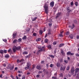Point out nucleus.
I'll return each mask as SVG.
<instances>
[{
	"instance_id": "864d4df0",
	"label": "nucleus",
	"mask_w": 79,
	"mask_h": 79,
	"mask_svg": "<svg viewBox=\"0 0 79 79\" xmlns=\"http://www.w3.org/2000/svg\"><path fill=\"white\" fill-rule=\"evenodd\" d=\"M33 66V69H34L35 68V65L34 64H33L32 65Z\"/></svg>"
},
{
	"instance_id": "09e8293b",
	"label": "nucleus",
	"mask_w": 79,
	"mask_h": 79,
	"mask_svg": "<svg viewBox=\"0 0 79 79\" xmlns=\"http://www.w3.org/2000/svg\"><path fill=\"white\" fill-rule=\"evenodd\" d=\"M71 5H73V1H72L71 2Z\"/></svg>"
},
{
	"instance_id": "f8f14e48",
	"label": "nucleus",
	"mask_w": 79,
	"mask_h": 79,
	"mask_svg": "<svg viewBox=\"0 0 79 79\" xmlns=\"http://www.w3.org/2000/svg\"><path fill=\"white\" fill-rule=\"evenodd\" d=\"M75 72H76L77 73H78V72H79V69L78 68H76Z\"/></svg>"
},
{
	"instance_id": "f704fd0d",
	"label": "nucleus",
	"mask_w": 79,
	"mask_h": 79,
	"mask_svg": "<svg viewBox=\"0 0 79 79\" xmlns=\"http://www.w3.org/2000/svg\"><path fill=\"white\" fill-rule=\"evenodd\" d=\"M64 63H66V64H68V60H64Z\"/></svg>"
},
{
	"instance_id": "393cba45",
	"label": "nucleus",
	"mask_w": 79,
	"mask_h": 79,
	"mask_svg": "<svg viewBox=\"0 0 79 79\" xmlns=\"http://www.w3.org/2000/svg\"><path fill=\"white\" fill-rule=\"evenodd\" d=\"M71 27V29H73V28L74 27V25L73 24L72 27L71 26H69V27Z\"/></svg>"
},
{
	"instance_id": "ddd939ff",
	"label": "nucleus",
	"mask_w": 79,
	"mask_h": 79,
	"mask_svg": "<svg viewBox=\"0 0 79 79\" xmlns=\"http://www.w3.org/2000/svg\"><path fill=\"white\" fill-rule=\"evenodd\" d=\"M69 37L71 39H73V38L74 37V35L73 34H71L69 35Z\"/></svg>"
},
{
	"instance_id": "338daca9",
	"label": "nucleus",
	"mask_w": 79,
	"mask_h": 79,
	"mask_svg": "<svg viewBox=\"0 0 79 79\" xmlns=\"http://www.w3.org/2000/svg\"><path fill=\"white\" fill-rule=\"evenodd\" d=\"M29 56H30L29 55L27 56H26V58H28V57H29Z\"/></svg>"
},
{
	"instance_id": "2eb2a0df",
	"label": "nucleus",
	"mask_w": 79,
	"mask_h": 79,
	"mask_svg": "<svg viewBox=\"0 0 79 79\" xmlns=\"http://www.w3.org/2000/svg\"><path fill=\"white\" fill-rule=\"evenodd\" d=\"M12 50H13V52H14V53L16 52V49L15 47V48H13L12 49Z\"/></svg>"
},
{
	"instance_id": "412c9836",
	"label": "nucleus",
	"mask_w": 79,
	"mask_h": 79,
	"mask_svg": "<svg viewBox=\"0 0 79 79\" xmlns=\"http://www.w3.org/2000/svg\"><path fill=\"white\" fill-rule=\"evenodd\" d=\"M41 40V39L40 38H38L36 39V42H38V41H40Z\"/></svg>"
},
{
	"instance_id": "4be33fe9",
	"label": "nucleus",
	"mask_w": 79,
	"mask_h": 79,
	"mask_svg": "<svg viewBox=\"0 0 79 79\" xmlns=\"http://www.w3.org/2000/svg\"><path fill=\"white\" fill-rule=\"evenodd\" d=\"M26 38H27L26 36L24 35V37H23V40H26Z\"/></svg>"
},
{
	"instance_id": "37998d69",
	"label": "nucleus",
	"mask_w": 79,
	"mask_h": 79,
	"mask_svg": "<svg viewBox=\"0 0 79 79\" xmlns=\"http://www.w3.org/2000/svg\"><path fill=\"white\" fill-rule=\"evenodd\" d=\"M69 31L66 33V35H69Z\"/></svg>"
},
{
	"instance_id": "bf43d9fd",
	"label": "nucleus",
	"mask_w": 79,
	"mask_h": 79,
	"mask_svg": "<svg viewBox=\"0 0 79 79\" xmlns=\"http://www.w3.org/2000/svg\"><path fill=\"white\" fill-rule=\"evenodd\" d=\"M30 73L29 72H27V75H29V74H30Z\"/></svg>"
},
{
	"instance_id": "9d476101",
	"label": "nucleus",
	"mask_w": 79,
	"mask_h": 79,
	"mask_svg": "<svg viewBox=\"0 0 79 79\" xmlns=\"http://www.w3.org/2000/svg\"><path fill=\"white\" fill-rule=\"evenodd\" d=\"M60 52H61L62 55H64V51L63 50H62V49H61Z\"/></svg>"
},
{
	"instance_id": "a18cd8bd",
	"label": "nucleus",
	"mask_w": 79,
	"mask_h": 79,
	"mask_svg": "<svg viewBox=\"0 0 79 79\" xmlns=\"http://www.w3.org/2000/svg\"><path fill=\"white\" fill-rule=\"evenodd\" d=\"M53 45H56V41H54L53 43Z\"/></svg>"
},
{
	"instance_id": "8fccbe9b",
	"label": "nucleus",
	"mask_w": 79,
	"mask_h": 79,
	"mask_svg": "<svg viewBox=\"0 0 79 79\" xmlns=\"http://www.w3.org/2000/svg\"><path fill=\"white\" fill-rule=\"evenodd\" d=\"M50 67H51V68L53 67V64H51L50 65Z\"/></svg>"
},
{
	"instance_id": "5701e85b",
	"label": "nucleus",
	"mask_w": 79,
	"mask_h": 79,
	"mask_svg": "<svg viewBox=\"0 0 79 79\" xmlns=\"http://www.w3.org/2000/svg\"><path fill=\"white\" fill-rule=\"evenodd\" d=\"M48 42V40L47 39H46L44 40V42L45 43H47Z\"/></svg>"
},
{
	"instance_id": "f03ea898",
	"label": "nucleus",
	"mask_w": 79,
	"mask_h": 79,
	"mask_svg": "<svg viewBox=\"0 0 79 79\" xmlns=\"http://www.w3.org/2000/svg\"><path fill=\"white\" fill-rule=\"evenodd\" d=\"M45 47H43L41 48L37 52V55H39L40 52H42L43 51H45Z\"/></svg>"
},
{
	"instance_id": "dca6fc26",
	"label": "nucleus",
	"mask_w": 79,
	"mask_h": 79,
	"mask_svg": "<svg viewBox=\"0 0 79 79\" xmlns=\"http://www.w3.org/2000/svg\"><path fill=\"white\" fill-rule=\"evenodd\" d=\"M23 55H27V52H23Z\"/></svg>"
},
{
	"instance_id": "3c124183",
	"label": "nucleus",
	"mask_w": 79,
	"mask_h": 79,
	"mask_svg": "<svg viewBox=\"0 0 79 79\" xmlns=\"http://www.w3.org/2000/svg\"><path fill=\"white\" fill-rule=\"evenodd\" d=\"M67 10H69V7L68 6H67Z\"/></svg>"
},
{
	"instance_id": "aec40b11",
	"label": "nucleus",
	"mask_w": 79,
	"mask_h": 79,
	"mask_svg": "<svg viewBox=\"0 0 79 79\" xmlns=\"http://www.w3.org/2000/svg\"><path fill=\"white\" fill-rule=\"evenodd\" d=\"M26 31H27V32H29V31H30V28H26Z\"/></svg>"
},
{
	"instance_id": "a878e982",
	"label": "nucleus",
	"mask_w": 79,
	"mask_h": 79,
	"mask_svg": "<svg viewBox=\"0 0 79 79\" xmlns=\"http://www.w3.org/2000/svg\"><path fill=\"white\" fill-rule=\"evenodd\" d=\"M29 66L27 65L26 67H25V69L27 70L29 69Z\"/></svg>"
},
{
	"instance_id": "c85d7f7f",
	"label": "nucleus",
	"mask_w": 79,
	"mask_h": 79,
	"mask_svg": "<svg viewBox=\"0 0 79 79\" xmlns=\"http://www.w3.org/2000/svg\"><path fill=\"white\" fill-rule=\"evenodd\" d=\"M48 31L49 32L48 33V35H49V34H51V30H48Z\"/></svg>"
},
{
	"instance_id": "0e129e2a",
	"label": "nucleus",
	"mask_w": 79,
	"mask_h": 79,
	"mask_svg": "<svg viewBox=\"0 0 79 79\" xmlns=\"http://www.w3.org/2000/svg\"><path fill=\"white\" fill-rule=\"evenodd\" d=\"M56 50L55 49V50H54V53H56Z\"/></svg>"
},
{
	"instance_id": "c9c22d12",
	"label": "nucleus",
	"mask_w": 79,
	"mask_h": 79,
	"mask_svg": "<svg viewBox=\"0 0 79 79\" xmlns=\"http://www.w3.org/2000/svg\"><path fill=\"white\" fill-rule=\"evenodd\" d=\"M66 68V67L65 66H64L63 68L62 69V70L63 71H64V70Z\"/></svg>"
},
{
	"instance_id": "20e7f679",
	"label": "nucleus",
	"mask_w": 79,
	"mask_h": 79,
	"mask_svg": "<svg viewBox=\"0 0 79 79\" xmlns=\"http://www.w3.org/2000/svg\"><path fill=\"white\" fill-rule=\"evenodd\" d=\"M73 53H71V52L69 51V52H68L67 53V55H74Z\"/></svg>"
},
{
	"instance_id": "ea45409f",
	"label": "nucleus",
	"mask_w": 79,
	"mask_h": 79,
	"mask_svg": "<svg viewBox=\"0 0 79 79\" xmlns=\"http://www.w3.org/2000/svg\"><path fill=\"white\" fill-rule=\"evenodd\" d=\"M7 50H4L3 51V53H6V52H7Z\"/></svg>"
},
{
	"instance_id": "5fc2aeb1",
	"label": "nucleus",
	"mask_w": 79,
	"mask_h": 79,
	"mask_svg": "<svg viewBox=\"0 0 79 79\" xmlns=\"http://www.w3.org/2000/svg\"><path fill=\"white\" fill-rule=\"evenodd\" d=\"M77 39H79V36L78 35H77Z\"/></svg>"
},
{
	"instance_id": "cd10ccee",
	"label": "nucleus",
	"mask_w": 79,
	"mask_h": 79,
	"mask_svg": "<svg viewBox=\"0 0 79 79\" xmlns=\"http://www.w3.org/2000/svg\"><path fill=\"white\" fill-rule=\"evenodd\" d=\"M37 18L36 17H35L34 18L32 19V21H35V20H36V19H37Z\"/></svg>"
},
{
	"instance_id": "603ef678",
	"label": "nucleus",
	"mask_w": 79,
	"mask_h": 79,
	"mask_svg": "<svg viewBox=\"0 0 79 79\" xmlns=\"http://www.w3.org/2000/svg\"><path fill=\"white\" fill-rule=\"evenodd\" d=\"M2 76H3V74H1L0 75V77L1 78H2Z\"/></svg>"
},
{
	"instance_id": "e2e57ef3",
	"label": "nucleus",
	"mask_w": 79,
	"mask_h": 79,
	"mask_svg": "<svg viewBox=\"0 0 79 79\" xmlns=\"http://www.w3.org/2000/svg\"><path fill=\"white\" fill-rule=\"evenodd\" d=\"M11 51V49H10L8 51V52H10Z\"/></svg>"
},
{
	"instance_id": "69168bd1",
	"label": "nucleus",
	"mask_w": 79,
	"mask_h": 79,
	"mask_svg": "<svg viewBox=\"0 0 79 79\" xmlns=\"http://www.w3.org/2000/svg\"><path fill=\"white\" fill-rule=\"evenodd\" d=\"M67 60H70V58L69 57H68Z\"/></svg>"
},
{
	"instance_id": "4d7b16f0",
	"label": "nucleus",
	"mask_w": 79,
	"mask_h": 79,
	"mask_svg": "<svg viewBox=\"0 0 79 79\" xmlns=\"http://www.w3.org/2000/svg\"><path fill=\"white\" fill-rule=\"evenodd\" d=\"M16 79H21V78H18V76H16Z\"/></svg>"
},
{
	"instance_id": "4468645a",
	"label": "nucleus",
	"mask_w": 79,
	"mask_h": 79,
	"mask_svg": "<svg viewBox=\"0 0 79 79\" xmlns=\"http://www.w3.org/2000/svg\"><path fill=\"white\" fill-rule=\"evenodd\" d=\"M13 44H16L17 42V40L15 39V40L13 41Z\"/></svg>"
},
{
	"instance_id": "423d86ee",
	"label": "nucleus",
	"mask_w": 79,
	"mask_h": 79,
	"mask_svg": "<svg viewBox=\"0 0 79 79\" xmlns=\"http://www.w3.org/2000/svg\"><path fill=\"white\" fill-rule=\"evenodd\" d=\"M54 2L53 1H52V2L50 3V6H51L52 7H53V6H54Z\"/></svg>"
},
{
	"instance_id": "473e14b6",
	"label": "nucleus",
	"mask_w": 79,
	"mask_h": 79,
	"mask_svg": "<svg viewBox=\"0 0 79 79\" xmlns=\"http://www.w3.org/2000/svg\"><path fill=\"white\" fill-rule=\"evenodd\" d=\"M75 5L76 6H78V3H77V2H75Z\"/></svg>"
},
{
	"instance_id": "7ed1b4c3",
	"label": "nucleus",
	"mask_w": 79,
	"mask_h": 79,
	"mask_svg": "<svg viewBox=\"0 0 79 79\" xmlns=\"http://www.w3.org/2000/svg\"><path fill=\"white\" fill-rule=\"evenodd\" d=\"M14 68V67L13 66V65H11L10 64H9L7 67V68H8V69H10V70H13Z\"/></svg>"
},
{
	"instance_id": "b1692460",
	"label": "nucleus",
	"mask_w": 79,
	"mask_h": 79,
	"mask_svg": "<svg viewBox=\"0 0 79 79\" xmlns=\"http://www.w3.org/2000/svg\"><path fill=\"white\" fill-rule=\"evenodd\" d=\"M60 63H57V66L58 67V68H59L60 67Z\"/></svg>"
},
{
	"instance_id": "6e6d98bb",
	"label": "nucleus",
	"mask_w": 79,
	"mask_h": 79,
	"mask_svg": "<svg viewBox=\"0 0 79 79\" xmlns=\"http://www.w3.org/2000/svg\"><path fill=\"white\" fill-rule=\"evenodd\" d=\"M49 65L48 64H46V67L47 68H48Z\"/></svg>"
},
{
	"instance_id": "1a4fd4ad",
	"label": "nucleus",
	"mask_w": 79,
	"mask_h": 79,
	"mask_svg": "<svg viewBox=\"0 0 79 79\" xmlns=\"http://www.w3.org/2000/svg\"><path fill=\"white\" fill-rule=\"evenodd\" d=\"M16 50H19L21 49V46H18L17 47H15Z\"/></svg>"
},
{
	"instance_id": "c03bdc74",
	"label": "nucleus",
	"mask_w": 79,
	"mask_h": 79,
	"mask_svg": "<svg viewBox=\"0 0 79 79\" xmlns=\"http://www.w3.org/2000/svg\"><path fill=\"white\" fill-rule=\"evenodd\" d=\"M49 22L50 23H52V20L51 19H49Z\"/></svg>"
},
{
	"instance_id": "052dcab7",
	"label": "nucleus",
	"mask_w": 79,
	"mask_h": 79,
	"mask_svg": "<svg viewBox=\"0 0 79 79\" xmlns=\"http://www.w3.org/2000/svg\"><path fill=\"white\" fill-rule=\"evenodd\" d=\"M40 76L39 75H37L36 76V77H39Z\"/></svg>"
},
{
	"instance_id": "79ce46f5",
	"label": "nucleus",
	"mask_w": 79,
	"mask_h": 79,
	"mask_svg": "<svg viewBox=\"0 0 79 79\" xmlns=\"http://www.w3.org/2000/svg\"><path fill=\"white\" fill-rule=\"evenodd\" d=\"M52 79H56V77H52Z\"/></svg>"
},
{
	"instance_id": "6e6552de",
	"label": "nucleus",
	"mask_w": 79,
	"mask_h": 79,
	"mask_svg": "<svg viewBox=\"0 0 79 79\" xmlns=\"http://www.w3.org/2000/svg\"><path fill=\"white\" fill-rule=\"evenodd\" d=\"M74 67H72V68L71 70V74H73V73H74Z\"/></svg>"
},
{
	"instance_id": "6ab92c4d",
	"label": "nucleus",
	"mask_w": 79,
	"mask_h": 79,
	"mask_svg": "<svg viewBox=\"0 0 79 79\" xmlns=\"http://www.w3.org/2000/svg\"><path fill=\"white\" fill-rule=\"evenodd\" d=\"M64 45V44H60L59 45V47H63Z\"/></svg>"
},
{
	"instance_id": "c756f323",
	"label": "nucleus",
	"mask_w": 79,
	"mask_h": 79,
	"mask_svg": "<svg viewBox=\"0 0 79 79\" xmlns=\"http://www.w3.org/2000/svg\"><path fill=\"white\" fill-rule=\"evenodd\" d=\"M59 60L60 61V63H62L63 62V59H59Z\"/></svg>"
},
{
	"instance_id": "f257e3e1",
	"label": "nucleus",
	"mask_w": 79,
	"mask_h": 79,
	"mask_svg": "<svg viewBox=\"0 0 79 79\" xmlns=\"http://www.w3.org/2000/svg\"><path fill=\"white\" fill-rule=\"evenodd\" d=\"M48 6H49V4H47V3H45L44 6L45 11L46 14H48V8L49 7Z\"/></svg>"
},
{
	"instance_id": "4c0bfd02",
	"label": "nucleus",
	"mask_w": 79,
	"mask_h": 79,
	"mask_svg": "<svg viewBox=\"0 0 79 79\" xmlns=\"http://www.w3.org/2000/svg\"><path fill=\"white\" fill-rule=\"evenodd\" d=\"M66 69L67 70H69V66H68L67 67Z\"/></svg>"
},
{
	"instance_id": "de8ad7c7",
	"label": "nucleus",
	"mask_w": 79,
	"mask_h": 79,
	"mask_svg": "<svg viewBox=\"0 0 79 79\" xmlns=\"http://www.w3.org/2000/svg\"><path fill=\"white\" fill-rule=\"evenodd\" d=\"M22 79H25V76H23L22 77Z\"/></svg>"
},
{
	"instance_id": "58836bf2",
	"label": "nucleus",
	"mask_w": 79,
	"mask_h": 79,
	"mask_svg": "<svg viewBox=\"0 0 79 79\" xmlns=\"http://www.w3.org/2000/svg\"><path fill=\"white\" fill-rule=\"evenodd\" d=\"M3 41H4V42H6V41H7V40H6V39H3Z\"/></svg>"
},
{
	"instance_id": "f3484780",
	"label": "nucleus",
	"mask_w": 79,
	"mask_h": 79,
	"mask_svg": "<svg viewBox=\"0 0 79 79\" xmlns=\"http://www.w3.org/2000/svg\"><path fill=\"white\" fill-rule=\"evenodd\" d=\"M27 66H31V62H28L27 63Z\"/></svg>"
},
{
	"instance_id": "7c9ffc66",
	"label": "nucleus",
	"mask_w": 79,
	"mask_h": 79,
	"mask_svg": "<svg viewBox=\"0 0 79 79\" xmlns=\"http://www.w3.org/2000/svg\"><path fill=\"white\" fill-rule=\"evenodd\" d=\"M49 56H50V57H51V58H54L55 57V56L52 55H49Z\"/></svg>"
},
{
	"instance_id": "72a5a7b5",
	"label": "nucleus",
	"mask_w": 79,
	"mask_h": 79,
	"mask_svg": "<svg viewBox=\"0 0 79 79\" xmlns=\"http://www.w3.org/2000/svg\"><path fill=\"white\" fill-rule=\"evenodd\" d=\"M34 36H36L37 35V33L34 32L33 33V34Z\"/></svg>"
},
{
	"instance_id": "a19ab883",
	"label": "nucleus",
	"mask_w": 79,
	"mask_h": 79,
	"mask_svg": "<svg viewBox=\"0 0 79 79\" xmlns=\"http://www.w3.org/2000/svg\"><path fill=\"white\" fill-rule=\"evenodd\" d=\"M59 35V36L60 37H63V35H62V34H60Z\"/></svg>"
},
{
	"instance_id": "13d9d810",
	"label": "nucleus",
	"mask_w": 79,
	"mask_h": 79,
	"mask_svg": "<svg viewBox=\"0 0 79 79\" xmlns=\"http://www.w3.org/2000/svg\"><path fill=\"white\" fill-rule=\"evenodd\" d=\"M77 77H79V73H78L77 75Z\"/></svg>"
},
{
	"instance_id": "0eeeda50",
	"label": "nucleus",
	"mask_w": 79,
	"mask_h": 79,
	"mask_svg": "<svg viewBox=\"0 0 79 79\" xmlns=\"http://www.w3.org/2000/svg\"><path fill=\"white\" fill-rule=\"evenodd\" d=\"M47 47L49 49V50H51V49H52V46L50 44H48L47 46Z\"/></svg>"
},
{
	"instance_id": "a211bd4d",
	"label": "nucleus",
	"mask_w": 79,
	"mask_h": 79,
	"mask_svg": "<svg viewBox=\"0 0 79 79\" xmlns=\"http://www.w3.org/2000/svg\"><path fill=\"white\" fill-rule=\"evenodd\" d=\"M76 73H77L76 72H75L74 73H72L73 76H74V77H75L76 76Z\"/></svg>"
},
{
	"instance_id": "680f3d73",
	"label": "nucleus",
	"mask_w": 79,
	"mask_h": 79,
	"mask_svg": "<svg viewBox=\"0 0 79 79\" xmlns=\"http://www.w3.org/2000/svg\"><path fill=\"white\" fill-rule=\"evenodd\" d=\"M19 42H20V41H21V39L20 38L19 39Z\"/></svg>"
},
{
	"instance_id": "e433bc0d",
	"label": "nucleus",
	"mask_w": 79,
	"mask_h": 79,
	"mask_svg": "<svg viewBox=\"0 0 79 79\" xmlns=\"http://www.w3.org/2000/svg\"><path fill=\"white\" fill-rule=\"evenodd\" d=\"M43 33V31L42 30H40V34H42Z\"/></svg>"
},
{
	"instance_id": "39448f33",
	"label": "nucleus",
	"mask_w": 79,
	"mask_h": 79,
	"mask_svg": "<svg viewBox=\"0 0 79 79\" xmlns=\"http://www.w3.org/2000/svg\"><path fill=\"white\" fill-rule=\"evenodd\" d=\"M36 69H39V70H40L42 68H41V67L40 66V65H37V66L36 67Z\"/></svg>"
},
{
	"instance_id": "2f4dec72",
	"label": "nucleus",
	"mask_w": 79,
	"mask_h": 79,
	"mask_svg": "<svg viewBox=\"0 0 79 79\" xmlns=\"http://www.w3.org/2000/svg\"><path fill=\"white\" fill-rule=\"evenodd\" d=\"M0 53H1L2 54H3V51L2 50H0Z\"/></svg>"
},
{
	"instance_id": "49530a36",
	"label": "nucleus",
	"mask_w": 79,
	"mask_h": 79,
	"mask_svg": "<svg viewBox=\"0 0 79 79\" xmlns=\"http://www.w3.org/2000/svg\"><path fill=\"white\" fill-rule=\"evenodd\" d=\"M18 73H23V72L22 71H18Z\"/></svg>"
},
{
	"instance_id": "774afa93",
	"label": "nucleus",
	"mask_w": 79,
	"mask_h": 79,
	"mask_svg": "<svg viewBox=\"0 0 79 79\" xmlns=\"http://www.w3.org/2000/svg\"><path fill=\"white\" fill-rule=\"evenodd\" d=\"M57 74L56 73L54 74V75L55 76H56Z\"/></svg>"
},
{
	"instance_id": "bb28decb",
	"label": "nucleus",
	"mask_w": 79,
	"mask_h": 79,
	"mask_svg": "<svg viewBox=\"0 0 79 79\" xmlns=\"http://www.w3.org/2000/svg\"><path fill=\"white\" fill-rule=\"evenodd\" d=\"M9 55L8 54H6L5 56V58H9Z\"/></svg>"
},
{
	"instance_id": "9b49d317",
	"label": "nucleus",
	"mask_w": 79,
	"mask_h": 79,
	"mask_svg": "<svg viewBox=\"0 0 79 79\" xmlns=\"http://www.w3.org/2000/svg\"><path fill=\"white\" fill-rule=\"evenodd\" d=\"M16 33H13V39H15L16 37Z\"/></svg>"
}]
</instances>
